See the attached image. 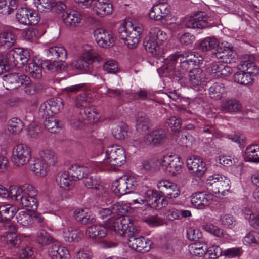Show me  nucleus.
I'll return each instance as SVG.
<instances>
[{
	"instance_id": "nucleus-53",
	"label": "nucleus",
	"mask_w": 259,
	"mask_h": 259,
	"mask_svg": "<svg viewBox=\"0 0 259 259\" xmlns=\"http://www.w3.org/2000/svg\"><path fill=\"white\" fill-rule=\"evenodd\" d=\"M36 241L42 245H47L53 242V238L47 231L42 229L37 233Z\"/></svg>"
},
{
	"instance_id": "nucleus-41",
	"label": "nucleus",
	"mask_w": 259,
	"mask_h": 259,
	"mask_svg": "<svg viewBox=\"0 0 259 259\" xmlns=\"http://www.w3.org/2000/svg\"><path fill=\"white\" fill-rule=\"evenodd\" d=\"M233 79L235 82L245 85L251 84L253 80L252 76L243 70L236 72Z\"/></svg>"
},
{
	"instance_id": "nucleus-52",
	"label": "nucleus",
	"mask_w": 259,
	"mask_h": 259,
	"mask_svg": "<svg viewBox=\"0 0 259 259\" xmlns=\"http://www.w3.org/2000/svg\"><path fill=\"white\" fill-rule=\"evenodd\" d=\"M91 101V98L89 94L85 92H83L76 96L74 103L76 107L77 108L86 107L88 106Z\"/></svg>"
},
{
	"instance_id": "nucleus-9",
	"label": "nucleus",
	"mask_w": 259,
	"mask_h": 259,
	"mask_svg": "<svg viewBox=\"0 0 259 259\" xmlns=\"http://www.w3.org/2000/svg\"><path fill=\"white\" fill-rule=\"evenodd\" d=\"M30 56L27 50H22L20 48H15L9 51L7 59L10 65L20 68L28 63Z\"/></svg>"
},
{
	"instance_id": "nucleus-48",
	"label": "nucleus",
	"mask_w": 259,
	"mask_h": 259,
	"mask_svg": "<svg viewBox=\"0 0 259 259\" xmlns=\"http://www.w3.org/2000/svg\"><path fill=\"white\" fill-rule=\"evenodd\" d=\"M45 67L50 71L52 72H58L64 70L66 67L67 64L64 60L59 61H47L44 63Z\"/></svg>"
},
{
	"instance_id": "nucleus-36",
	"label": "nucleus",
	"mask_w": 259,
	"mask_h": 259,
	"mask_svg": "<svg viewBox=\"0 0 259 259\" xmlns=\"http://www.w3.org/2000/svg\"><path fill=\"white\" fill-rule=\"evenodd\" d=\"M16 40V36L11 31H3L0 33V46L9 49L14 46Z\"/></svg>"
},
{
	"instance_id": "nucleus-51",
	"label": "nucleus",
	"mask_w": 259,
	"mask_h": 259,
	"mask_svg": "<svg viewBox=\"0 0 259 259\" xmlns=\"http://www.w3.org/2000/svg\"><path fill=\"white\" fill-rule=\"evenodd\" d=\"M127 126L124 123L121 122L112 130V135L118 140L124 139L127 135Z\"/></svg>"
},
{
	"instance_id": "nucleus-22",
	"label": "nucleus",
	"mask_w": 259,
	"mask_h": 259,
	"mask_svg": "<svg viewBox=\"0 0 259 259\" xmlns=\"http://www.w3.org/2000/svg\"><path fill=\"white\" fill-rule=\"evenodd\" d=\"M221 108L223 113H234L241 111L242 106L236 99H225L222 101Z\"/></svg>"
},
{
	"instance_id": "nucleus-33",
	"label": "nucleus",
	"mask_w": 259,
	"mask_h": 259,
	"mask_svg": "<svg viewBox=\"0 0 259 259\" xmlns=\"http://www.w3.org/2000/svg\"><path fill=\"white\" fill-rule=\"evenodd\" d=\"M39 155L42 162L46 163L48 166H54L57 162L56 154L50 149H42L39 152Z\"/></svg>"
},
{
	"instance_id": "nucleus-11",
	"label": "nucleus",
	"mask_w": 259,
	"mask_h": 259,
	"mask_svg": "<svg viewBox=\"0 0 259 259\" xmlns=\"http://www.w3.org/2000/svg\"><path fill=\"white\" fill-rule=\"evenodd\" d=\"M160 164L165 172L175 176L181 170L183 162L177 155H166L163 157Z\"/></svg>"
},
{
	"instance_id": "nucleus-20",
	"label": "nucleus",
	"mask_w": 259,
	"mask_h": 259,
	"mask_svg": "<svg viewBox=\"0 0 259 259\" xmlns=\"http://www.w3.org/2000/svg\"><path fill=\"white\" fill-rule=\"evenodd\" d=\"M231 68L221 62H214L208 68V72L215 77L227 76L231 73Z\"/></svg>"
},
{
	"instance_id": "nucleus-39",
	"label": "nucleus",
	"mask_w": 259,
	"mask_h": 259,
	"mask_svg": "<svg viewBox=\"0 0 259 259\" xmlns=\"http://www.w3.org/2000/svg\"><path fill=\"white\" fill-rule=\"evenodd\" d=\"M72 181L68 171L60 172L58 174L56 181L59 187L64 190H69L70 188V182Z\"/></svg>"
},
{
	"instance_id": "nucleus-3",
	"label": "nucleus",
	"mask_w": 259,
	"mask_h": 259,
	"mask_svg": "<svg viewBox=\"0 0 259 259\" xmlns=\"http://www.w3.org/2000/svg\"><path fill=\"white\" fill-rule=\"evenodd\" d=\"M166 40V33L160 28L154 27L150 29L148 36L145 37L143 45L147 51L155 56L162 53L163 48L161 45Z\"/></svg>"
},
{
	"instance_id": "nucleus-5",
	"label": "nucleus",
	"mask_w": 259,
	"mask_h": 259,
	"mask_svg": "<svg viewBox=\"0 0 259 259\" xmlns=\"http://www.w3.org/2000/svg\"><path fill=\"white\" fill-rule=\"evenodd\" d=\"M31 157V149L27 145L19 144L13 147L11 161L16 167L26 165L30 161Z\"/></svg>"
},
{
	"instance_id": "nucleus-47",
	"label": "nucleus",
	"mask_w": 259,
	"mask_h": 259,
	"mask_svg": "<svg viewBox=\"0 0 259 259\" xmlns=\"http://www.w3.org/2000/svg\"><path fill=\"white\" fill-rule=\"evenodd\" d=\"M125 185L124 180L122 179V177L116 180L113 182L112 186L114 193L119 197L128 193Z\"/></svg>"
},
{
	"instance_id": "nucleus-25",
	"label": "nucleus",
	"mask_w": 259,
	"mask_h": 259,
	"mask_svg": "<svg viewBox=\"0 0 259 259\" xmlns=\"http://www.w3.org/2000/svg\"><path fill=\"white\" fill-rule=\"evenodd\" d=\"M211 201V196L203 192H198L191 196V203L195 207L200 208L201 206H208Z\"/></svg>"
},
{
	"instance_id": "nucleus-7",
	"label": "nucleus",
	"mask_w": 259,
	"mask_h": 259,
	"mask_svg": "<svg viewBox=\"0 0 259 259\" xmlns=\"http://www.w3.org/2000/svg\"><path fill=\"white\" fill-rule=\"evenodd\" d=\"M229 180L226 177L219 174L210 176L206 180L208 188L214 193L224 195L229 189Z\"/></svg>"
},
{
	"instance_id": "nucleus-16",
	"label": "nucleus",
	"mask_w": 259,
	"mask_h": 259,
	"mask_svg": "<svg viewBox=\"0 0 259 259\" xmlns=\"http://www.w3.org/2000/svg\"><path fill=\"white\" fill-rule=\"evenodd\" d=\"M94 37L98 45L102 48H107L113 45L114 39L108 31L102 28L94 31Z\"/></svg>"
},
{
	"instance_id": "nucleus-42",
	"label": "nucleus",
	"mask_w": 259,
	"mask_h": 259,
	"mask_svg": "<svg viewBox=\"0 0 259 259\" xmlns=\"http://www.w3.org/2000/svg\"><path fill=\"white\" fill-rule=\"evenodd\" d=\"M30 164V168L36 175L44 177L47 174V167L39 159H35Z\"/></svg>"
},
{
	"instance_id": "nucleus-43",
	"label": "nucleus",
	"mask_w": 259,
	"mask_h": 259,
	"mask_svg": "<svg viewBox=\"0 0 259 259\" xmlns=\"http://www.w3.org/2000/svg\"><path fill=\"white\" fill-rule=\"evenodd\" d=\"M224 90L225 87L223 84L218 82L214 83L209 89V96L214 100H220L222 97Z\"/></svg>"
},
{
	"instance_id": "nucleus-44",
	"label": "nucleus",
	"mask_w": 259,
	"mask_h": 259,
	"mask_svg": "<svg viewBox=\"0 0 259 259\" xmlns=\"http://www.w3.org/2000/svg\"><path fill=\"white\" fill-rule=\"evenodd\" d=\"M35 197L22 196L19 203L22 206L27 207L28 210L34 212L36 210L38 206L37 200Z\"/></svg>"
},
{
	"instance_id": "nucleus-27",
	"label": "nucleus",
	"mask_w": 259,
	"mask_h": 259,
	"mask_svg": "<svg viewBox=\"0 0 259 259\" xmlns=\"http://www.w3.org/2000/svg\"><path fill=\"white\" fill-rule=\"evenodd\" d=\"M17 211V208L13 205L6 204L1 205L0 206V222H8L14 217Z\"/></svg>"
},
{
	"instance_id": "nucleus-2",
	"label": "nucleus",
	"mask_w": 259,
	"mask_h": 259,
	"mask_svg": "<svg viewBox=\"0 0 259 259\" xmlns=\"http://www.w3.org/2000/svg\"><path fill=\"white\" fill-rule=\"evenodd\" d=\"M143 30L141 24L136 21L127 22L118 29L119 37L130 49L135 48L139 44Z\"/></svg>"
},
{
	"instance_id": "nucleus-60",
	"label": "nucleus",
	"mask_w": 259,
	"mask_h": 259,
	"mask_svg": "<svg viewBox=\"0 0 259 259\" xmlns=\"http://www.w3.org/2000/svg\"><path fill=\"white\" fill-rule=\"evenodd\" d=\"M187 237L191 241H197L202 237L200 230L195 227H189L187 230Z\"/></svg>"
},
{
	"instance_id": "nucleus-63",
	"label": "nucleus",
	"mask_w": 259,
	"mask_h": 259,
	"mask_svg": "<svg viewBox=\"0 0 259 259\" xmlns=\"http://www.w3.org/2000/svg\"><path fill=\"white\" fill-rule=\"evenodd\" d=\"M244 242L248 244H259V233L253 231L249 232L244 237Z\"/></svg>"
},
{
	"instance_id": "nucleus-29",
	"label": "nucleus",
	"mask_w": 259,
	"mask_h": 259,
	"mask_svg": "<svg viewBox=\"0 0 259 259\" xmlns=\"http://www.w3.org/2000/svg\"><path fill=\"white\" fill-rule=\"evenodd\" d=\"M203 71L199 67L195 68L189 73V80L190 84L193 87L200 85L204 82Z\"/></svg>"
},
{
	"instance_id": "nucleus-34",
	"label": "nucleus",
	"mask_w": 259,
	"mask_h": 259,
	"mask_svg": "<svg viewBox=\"0 0 259 259\" xmlns=\"http://www.w3.org/2000/svg\"><path fill=\"white\" fill-rule=\"evenodd\" d=\"M18 7L17 1L15 0H0V14L9 15Z\"/></svg>"
},
{
	"instance_id": "nucleus-59",
	"label": "nucleus",
	"mask_w": 259,
	"mask_h": 259,
	"mask_svg": "<svg viewBox=\"0 0 259 259\" xmlns=\"http://www.w3.org/2000/svg\"><path fill=\"white\" fill-rule=\"evenodd\" d=\"M223 251L218 245L210 247L205 252L206 259H216L222 255Z\"/></svg>"
},
{
	"instance_id": "nucleus-32",
	"label": "nucleus",
	"mask_w": 259,
	"mask_h": 259,
	"mask_svg": "<svg viewBox=\"0 0 259 259\" xmlns=\"http://www.w3.org/2000/svg\"><path fill=\"white\" fill-rule=\"evenodd\" d=\"M26 71L33 78L39 79L42 77V66L34 60H29Z\"/></svg>"
},
{
	"instance_id": "nucleus-12",
	"label": "nucleus",
	"mask_w": 259,
	"mask_h": 259,
	"mask_svg": "<svg viewBox=\"0 0 259 259\" xmlns=\"http://www.w3.org/2000/svg\"><path fill=\"white\" fill-rule=\"evenodd\" d=\"M208 17L203 12L195 13L193 16L186 19L185 25L187 28L202 29L207 27Z\"/></svg>"
},
{
	"instance_id": "nucleus-45",
	"label": "nucleus",
	"mask_w": 259,
	"mask_h": 259,
	"mask_svg": "<svg viewBox=\"0 0 259 259\" xmlns=\"http://www.w3.org/2000/svg\"><path fill=\"white\" fill-rule=\"evenodd\" d=\"M64 238L68 242L78 241L82 237L81 231L77 229L69 227L63 231Z\"/></svg>"
},
{
	"instance_id": "nucleus-49",
	"label": "nucleus",
	"mask_w": 259,
	"mask_h": 259,
	"mask_svg": "<svg viewBox=\"0 0 259 259\" xmlns=\"http://www.w3.org/2000/svg\"><path fill=\"white\" fill-rule=\"evenodd\" d=\"M44 125L50 133H56L60 128L58 120L54 116L45 118Z\"/></svg>"
},
{
	"instance_id": "nucleus-46",
	"label": "nucleus",
	"mask_w": 259,
	"mask_h": 259,
	"mask_svg": "<svg viewBox=\"0 0 259 259\" xmlns=\"http://www.w3.org/2000/svg\"><path fill=\"white\" fill-rule=\"evenodd\" d=\"M23 122L17 118H13L8 122L7 127L10 133L17 134L21 132L23 128Z\"/></svg>"
},
{
	"instance_id": "nucleus-56",
	"label": "nucleus",
	"mask_w": 259,
	"mask_h": 259,
	"mask_svg": "<svg viewBox=\"0 0 259 259\" xmlns=\"http://www.w3.org/2000/svg\"><path fill=\"white\" fill-rule=\"evenodd\" d=\"M50 109L53 114L58 113L63 108L62 99L60 98H52L47 101Z\"/></svg>"
},
{
	"instance_id": "nucleus-31",
	"label": "nucleus",
	"mask_w": 259,
	"mask_h": 259,
	"mask_svg": "<svg viewBox=\"0 0 259 259\" xmlns=\"http://www.w3.org/2000/svg\"><path fill=\"white\" fill-rule=\"evenodd\" d=\"M47 56L51 59L59 58L61 61L67 58V53L65 49L62 46H53L47 51Z\"/></svg>"
},
{
	"instance_id": "nucleus-55",
	"label": "nucleus",
	"mask_w": 259,
	"mask_h": 259,
	"mask_svg": "<svg viewBox=\"0 0 259 259\" xmlns=\"http://www.w3.org/2000/svg\"><path fill=\"white\" fill-rule=\"evenodd\" d=\"M182 121L180 118L175 116L170 117L167 118L165 122L164 126L171 131H177L181 128Z\"/></svg>"
},
{
	"instance_id": "nucleus-62",
	"label": "nucleus",
	"mask_w": 259,
	"mask_h": 259,
	"mask_svg": "<svg viewBox=\"0 0 259 259\" xmlns=\"http://www.w3.org/2000/svg\"><path fill=\"white\" fill-rule=\"evenodd\" d=\"M103 69L109 73L116 74L119 71L117 62L115 60L106 61L103 65Z\"/></svg>"
},
{
	"instance_id": "nucleus-1",
	"label": "nucleus",
	"mask_w": 259,
	"mask_h": 259,
	"mask_svg": "<svg viewBox=\"0 0 259 259\" xmlns=\"http://www.w3.org/2000/svg\"><path fill=\"white\" fill-rule=\"evenodd\" d=\"M202 60L203 57L195 52H190L186 57L175 54L167 58V67L169 71L173 70L177 77L182 79L188 70L191 71L194 66H198Z\"/></svg>"
},
{
	"instance_id": "nucleus-6",
	"label": "nucleus",
	"mask_w": 259,
	"mask_h": 259,
	"mask_svg": "<svg viewBox=\"0 0 259 259\" xmlns=\"http://www.w3.org/2000/svg\"><path fill=\"white\" fill-rule=\"evenodd\" d=\"M108 220H109L110 229L121 236H124L126 234L130 236L135 232L133 225L128 217H118L115 219L108 218Z\"/></svg>"
},
{
	"instance_id": "nucleus-37",
	"label": "nucleus",
	"mask_w": 259,
	"mask_h": 259,
	"mask_svg": "<svg viewBox=\"0 0 259 259\" xmlns=\"http://www.w3.org/2000/svg\"><path fill=\"white\" fill-rule=\"evenodd\" d=\"M246 161L254 163L259 162V146L250 145L247 147L245 152Z\"/></svg>"
},
{
	"instance_id": "nucleus-57",
	"label": "nucleus",
	"mask_w": 259,
	"mask_h": 259,
	"mask_svg": "<svg viewBox=\"0 0 259 259\" xmlns=\"http://www.w3.org/2000/svg\"><path fill=\"white\" fill-rule=\"evenodd\" d=\"M201 244L199 243H195L192 244L189 246V250L191 254L193 255L201 257L204 255L205 257L206 248L204 247Z\"/></svg>"
},
{
	"instance_id": "nucleus-28",
	"label": "nucleus",
	"mask_w": 259,
	"mask_h": 259,
	"mask_svg": "<svg viewBox=\"0 0 259 259\" xmlns=\"http://www.w3.org/2000/svg\"><path fill=\"white\" fill-rule=\"evenodd\" d=\"M68 172L72 180L76 181L88 175V168L87 166L73 165L69 168Z\"/></svg>"
},
{
	"instance_id": "nucleus-24",
	"label": "nucleus",
	"mask_w": 259,
	"mask_h": 259,
	"mask_svg": "<svg viewBox=\"0 0 259 259\" xmlns=\"http://www.w3.org/2000/svg\"><path fill=\"white\" fill-rule=\"evenodd\" d=\"M254 57L251 55H247L244 60L242 61L238 65L240 70H243L246 73L254 76L258 74V70L257 66L254 62Z\"/></svg>"
},
{
	"instance_id": "nucleus-4",
	"label": "nucleus",
	"mask_w": 259,
	"mask_h": 259,
	"mask_svg": "<svg viewBox=\"0 0 259 259\" xmlns=\"http://www.w3.org/2000/svg\"><path fill=\"white\" fill-rule=\"evenodd\" d=\"M106 157L108 160L107 164L109 170L116 169L126 161L124 149L118 145L108 146L106 150Z\"/></svg>"
},
{
	"instance_id": "nucleus-40",
	"label": "nucleus",
	"mask_w": 259,
	"mask_h": 259,
	"mask_svg": "<svg viewBox=\"0 0 259 259\" xmlns=\"http://www.w3.org/2000/svg\"><path fill=\"white\" fill-rule=\"evenodd\" d=\"M136 127L141 131H145L149 128L150 120L147 115L143 112H139L136 115Z\"/></svg>"
},
{
	"instance_id": "nucleus-35",
	"label": "nucleus",
	"mask_w": 259,
	"mask_h": 259,
	"mask_svg": "<svg viewBox=\"0 0 259 259\" xmlns=\"http://www.w3.org/2000/svg\"><path fill=\"white\" fill-rule=\"evenodd\" d=\"M218 50V51L213 52V54L218 59L222 60L226 63H231L235 62L236 54L230 48H225L222 52Z\"/></svg>"
},
{
	"instance_id": "nucleus-10",
	"label": "nucleus",
	"mask_w": 259,
	"mask_h": 259,
	"mask_svg": "<svg viewBox=\"0 0 259 259\" xmlns=\"http://www.w3.org/2000/svg\"><path fill=\"white\" fill-rule=\"evenodd\" d=\"M30 56L27 50H22L20 48H15L9 51L7 59L10 65L20 68L28 63Z\"/></svg>"
},
{
	"instance_id": "nucleus-18",
	"label": "nucleus",
	"mask_w": 259,
	"mask_h": 259,
	"mask_svg": "<svg viewBox=\"0 0 259 259\" xmlns=\"http://www.w3.org/2000/svg\"><path fill=\"white\" fill-rule=\"evenodd\" d=\"M187 165L189 170L198 177L203 175L206 170L205 163L201 159L197 157L194 156L187 159Z\"/></svg>"
},
{
	"instance_id": "nucleus-58",
	"label": "nucleus",
	"mask_w": 259,
	"mask_h": 259,
	"mask_svg": "<svg viewBox=\"0 0 259 259\" xmlns=\"http://www.w3.org/2000/svg\"><path fill=\"white\" fill-rule=\"evenodd\" d=\"M18 223L23 226H29L33 223L32 217L25 211H21L17 217Z\"/></svg>"
},
{
	"instance_id": "nucleus-17",
	"label": "nucleus",
	"mask_w": 259,
	"mask_h": 259,
	"mask_svg": "<svg viewBox=\"0 0 259 259\" xmlns=\"http://www.w3.org/2000/svg\"><path fill=\"white\" fill-rule=\"evenodd\" d=\"M93 10L100 17L110 15L113 11V5L109 0H95L93 3Z\"/></svg>"
},
{
	"instance_id": "nucleus-21",
	"label": "nucleus",
	"mask_w": 259,
	"mask_h": 259,
	"mask_svg": "<svg viewBox=\"0 0 259 259\" xmlns=\"http://www.w3.org/2000/svg\"><path fill=\"white\" fill-rule=\"evenodd\" d=\"M166 137L165 132L161 129L151 131L144 138V142L148 145H156L161 144Z\"/></svg>"
},
{
	"instance_id": "nucleus-30",
	"label": "nucleus",
	"mask_w": 259,
	"mask_h": 259,
	"mask_svg": "<svg viewBox=\"0 0 259 259\" xmlns=\"http://www.w3.org/2000/svg\"><path fill=\"white\" fill-rule=\"evenodd\" d=\"M107 232V228L102 225H92L86 231L87 235L93 239L103 238L106 235Z\"/></svg>"
},
{
	"instance_id": "nucleus-64",
	"label": "nucleus",
	"mask_w": 259,
	"mask_h": 259,
	"mask_svg": "<svg viewBox=\"0 0 259 259\" xmlns=\"http://www.w3.org/2000/svg\"><path fill=\"white\" fill-rule=\"evenodd\" d=\"M122 179L124 180L125 187L128 193L132 192L136 188L137 183L135 179L133 177L124 176Z\"/></svg>"
},
{
	"instance_id": "nucleus-19",
	"label": "nucleus",
	"mask_w": 259,
	"mask_h": 259,
	"mask_svg": "<svg viewBox=\"0 0 259 259\" xmlns=\"http://www.w3.org/2000/svg\"><path fill=\"white\" fill-rule=\"evenodd\" d=\"M97 60V55L92 52L84 53L81 57L74 60L72 63V66L76 69L80 70H86L90 63Z\"/></svg>"
},
{
	"instance_id": "nucleus-50",
	"label": "nucleus",
	"mask_w": 259,
	"mask_h": 259,
	"mask_svg": "<svg viewBox=\"0 0 259 259\" xmlns=\"http://www.w3.org/2000/svg\"><path fill=\"white\" fill-rule=\"evenodd\" d=\"M4 241L11 247H18L21 242V240L20 237L18 236L15 233L8 232L4 237Z\"/></svg>"
},
{
	"instance_id": "nucleus-61",
	"label": "nucleus",
	"mask_w": 259,
	"mask_h": 259,
	"mask_svg": "<svg viewBox=\"0 0 259 259\" xmlns=\"http://www.w3.org/2000/svg\"><path fill=\"white\" fill-rule=\"evenodd\" d=\"M84 108V109L80 111V114L82 115L83 114L84 115L82 116L81 119H79V121L77 124L74 123V126L76 127H80L83 120H85L87 118L89 120H91L92 118L94 119V114L96 113L95 111L90 108H87V107Z\"/></svg>"
},
{
	"instance_id": "nucleus-15",
	"label": "nucleus",
	"mask_w": 259,
	"mask_h": 259,
	"mask_svg": "<svg viewBox=\"0 0 259 259\" xmlns=\"http://www.w3.org/2000/svg\"><path fill=\"white\" fill-rule=\"evenodd\" d=\"M62 21L65 26L73 29L78 27L82 21L81 13L75 10H68L62 16Z\"/></svg>"
},
{
	"instance_id": "nucleus-54",
	"label": "nucleus",
	"mask_w": 259,
	"mask_h": 259,
	"mask_svg": "<svg viewBox=\"0 0 259 259\" xmlns=\"http://www.w3.org/2000/svg\"><path fill=\"white\" fill-rule=\"evenodd\" d=\"M130 207L123 202H117L112 205V214L123 216L128 211Z\"/></svg>"
},
{
	"instance_id": "nucleus-38",
	"label": "nucleus",
	"mask_w": 259,
	"mask_h": 259,
	"mask_svg": "<svg viewBox=\"0 0 259 259\" xmlns=\"http://www.w3.org/2000/svg\"><path fill=\"white\" fill-rule=\"evenodd\" d=\"M219 42L214 37H208L201 41L199 45V48L203 51H207L211 50H216L218 51L222 48H219Z\"/></svg>"
},
{
	"instance_id": "nucleus-13",
	"label": "nucleus",
	"mask_w": 259,
	"mask_h": 259,
	"mask_svg": "<svg viewBox=\"0 0 259 259\" xmlns=\"http://www.w3.org/2000/svg\"><path fill=\"white\" fill-rule=\"evenodd\" d=\"M128 237V246L133 250L141 252L148 251L150 249V242L143 236H138L135 232H133Z\"/></svg>"
},
{
	"instance_id": "nucleus-14",
	"label": "nucleus",
	"mask_w": 259,
	"mask_h": 259,
	"mask_svg": "<svg viewBox=\"0 0 259 259\" xmlns=\"http://www.w3.org/2000/svg\"><path fill=\"white\" fill-rule=\"evenodd\" d=\"M3 84L9 90L15 89L22 85L25 79H28V77L24 74L19 73L8 74L3 76Z\"/></svg>"
},
{
	"instance_id": "nucleus-26",
	"label": "nucleus",
	"mask_w": 259,
	"mask_h": 259,
	"mask_svg": "<svg viewBox=\"0 0 259 259\" xmlns=\"http://www.w3.org/2000/svg\"><path fill=\"white\" fill-rule=\"evenodd\" d=\"M49 253L51 259H69L68 250L64 247L54 244L49 248Z\"/></svg>"
},
{
	"instance_id": "nucleus-23",
	"label": "nucleus",
	"mask_w": 259,
	"mask_h": 259,
	"mask_svg": "<svg viewBox=\"0 0 259 259\" xmlns=\"http://www.w3.org/2000/svg\"><path fill=\"white\" fill-rule=\"evenodd\" d=\"M169 12L167 5L154 4L150 10L149 17L154 20H160L165 18Z\"/></svg>"
},
{
	"instance_id": "nucleus-8",
	"label": "nucleus",
	"mask_w": 259,
	"mask_h": 259,
	"mask_svg": "<svg viewBox=\"0 0 259 259\" xmlns=\"http://www.w3.org/2000/svg\"><path fill=\"white\" fill-rule=\"evenodd\" d=\"M17 9L16 19L19 23L32 26L37 24L40 21V17L36 12L19 6Z\"/></svg>"
}]
</instances>
